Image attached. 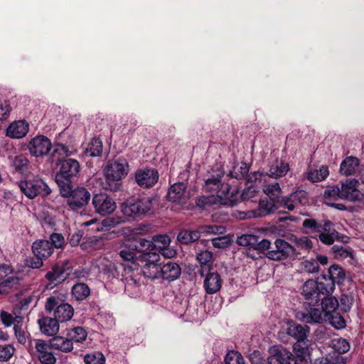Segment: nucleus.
I'll return each instance as SVG.
<instances>
[{
	"mask_svg": "<svg viewBox=\"0 0 364 364\" xmlns=\"http://www.w3.org/2000/svg\"><path fill=\"white\" fill-rule=\"evenodd\" d=\"M333 290V284L326 277L322 281L309 279L303 285L301 295L312 306L316 305L322 296H326Z\"/></svg>",
	"mask_w": 364,
	"mask_h": 364,
	"instance_id": "nucleus-1",
	"label": "nucleus"
},
{
	"mask_svg": "<svg viewBox=\"0 0 364 364\" xmlns=\"http://www.w3.org/2000/svg\"><path fill=\"white\" fill-rule=\"evenodd\" d=\"M238 200V192L229 185L222 186L217 195L203 196L196 200L197 206L206 209L212 205H222L233 206Z\"/></svg>",
	"mask_w": 364,
	"mask_h": 364,
	"instance_id": "nucleus-2",
	"label": "nucleus"
},
{
	"mask_svg": "<svg viewBox=\"0 0 364 364\" xmlns=\"http://www.w3.org/2000/svg\"><path fill=\"white\" fill-rule=\"evenodd\" d=\"M129 172V164L125 159L119 158L109 161L104 169L107 190L116 191L119 189V181Z\"/></svg>",
	"mask_w": 364,
	"mask_h": 364,
	"instance_id": "nucleus-3",
	"label": "nucleus"
},
{
	"mask_svg": "<svg viewBox=\"0 0 364 364\" xmlns=\"http://www.w3.org/2000/svg\"><path fill=\"white\" fill-rule=\"evenodd\" d=\"M63 198H66L65 203L70 209L77 210L85 207L90 199V193L84 187L72 188L71 185H63L60 188Z\"/></svg>",
	"mask_w": 364,
	"mask_h": 364,
	"instance_id": "nucleus-4",
	"label": "nucleus"
},
{
	"mask_svg": "<svg viewBox=\"0 0 364 364\" xmlns=\"http://www.w3.org/2000/svg\"><path fill=\"white\" fill-rule=\"evenodd\" d=\"M46 312H53V318L58 322L70 321L74 314V309L71 305L64 302L59 295H52L47 298L45 304Z\"/></svg>",
	"mask_w": 364,
	"mask_h": 364,
	"instance_id": "nucleus-5",
	"label": "nucleus"
},
{
	"mask_svg": "<svg viewBox=\"0 0 364 364\" xmlns=\"http://www.w3.org/2000/svg\"><path fill=\"white\" fill-rule=\"evenodd\" d=\"M59 171L56 173L55 180L59 188L63 185H70L71 179L80 172V166L76 159H65L59 161Z\"/></svg>",
	"mask_w": 364,
	"mask_h": 364,
	"instance_id": "nucleus-6",
	"label": "nucleus"
},
{
	"mask_svg": "<svg viewBox=\"0 0 364 364\" xmlns=\"http://www.w3.org/2000/svg\"><path fill=\"white\" fill-rule=\"evenodd\" d=\"M21 191L28 198L33 199L38 196H46L50 193L48 185L41 178L21 181L18 183Z\"/></svg>",
	"mask_w": 364,
	"mask_h": 364,
	"instance_id": "nucleus-7",
	"label": "nucleus"
},
{
	"mask_svg": "<svg viewBox=\"0 0 364 364\" xmlns=\"http://www.w3.org/2000/svg\"><path fill=\"white\" fill-rule=\"evenodd\" d=\"M153 206L151 197H144L130 200L122 205V212L128 217L139 216L148 213Z\"/></svg>",
	"mask_w": 364,
	"mask_h": 364,
	"instance_id": "nucleus-8",
	"label": "nucleus"
},
{
	"mask_svg": "<svg viewBox=\"0 0 364 364\" xmlns=\"http://www.w3.org/2000/svg\"><path fill=\"white\" fill-rule=\"evenodd\" d=\"M274 245V247L266 253V257L272 261H282L300 254L293 245L283 239H277Z\"/></svg>",
	"mask_w": 364,
	"mask_h": 364,
	"instance_id": "nucleus-9",
	"label": "nucleus"
},
{
	"mask_svg": "<svg viewBox=\"0 0 364 364\" xmlns=\"http://www.w3.org/2000/svg\"><path fill=\"white\" fill-rule=\"evenodd\" d=\"M159 260V255L155 252H148L143 255L141 259V273L145 277L151 279L160 278L161 264L158 263Z\"/></svg>",
	"mask_w": 364,
	"mask_h": 364,
	"instance_id": "nucleus-10",
	"label": "nucleus"
},
{
	"mask_svg": "<svg viewBox=\"0 0 364 364\" xmlns=\"http://www.w3.org/2000/svg\"><path fill=\"white\" fill-rule=\"evenodd\" d=\"M358 181L355 178L342 182L340 187V198L351 202L364 203V193L358 189Z\"/></svg>",
	"mask_w": 364,
	"mask_h": 364,
	"instance_id": "nucleus-11",
	"label": "nucleus"
},
{
	"mask_svg": "<svg viewBox=\"0 0 364 364\" xmlns=\"http://www.w3.org/2000/svg\"><path fill=\"white\" fill-rule=\"evenodd\" d=\"M52 147L50 140L44 135H38L31 139L28 144V150L35 157L47 155Z\"/></svg>",
	"mask_w": 364,
	"mask_h": 364,
	"instance_id": "nucleus-12",
	"label": "nucleus"
},
{
	"mask_svg": "<svg viewBox=\"0 0 364 364\" xmlns=\"http://www.w3.org/2000/svg\"><path fill=\"white\" fill-rule=\"evenodd\" d=\"M34 355L42 364H55L57 358L51 351L52 347L49 341L42 339H35Z\"/></svg>",
	"mask_w": 364,
	"mask_h": 364,
	"instance_id": "nucleus-13",
	"label": "nucleus"
},
{
	"mask_svg": "<svg viewBox=\"0 0 364 364\" xmlns=\"http://www.w3.org/2000/svg\"><path fill=\"white\" fill-rule=\"evenodd\" d=\"M92 205L95 212L101 215L110 214L116 209L114 200L105 193L95 195L92 198Z\"/></svg>",
	"mask_w": 364,
	"mask_h": 364,
	"instance_id": "nucleus-14",
	"label": "nucleus"
},
{
	"mask_svg": "<svg viewBox=\"0 0 364 364\" xmlns=\"http://www.w3.org/2000/svg\"><path fill=\"white\" fill-rule=\"evenodd\" d=\"M307 200L306 192L303 190H297L278 200L277 203L279 206L287 208L289 210H293L299 205H304L307 203Z\"/></svg>",
	"mask_w": 364,
	"mask_h": 364,
	"instance_id": "nucleus-15",
	"label": "nucleus"
},
{
	"mask_svg": "<svg viewBox=\"0 0 364 364\" xmlns=\"http://www.w3.org/2000/svg\"><path fill=\"white\" fill-rule=\"evenodd\" d=\"M159 180V173L154 168L139 169L135 173V181L141 187L150 188Z\"/></svg>",
	"mask_w": 364,
	"mask_h": 364,
	"instance_id": "nucleus-16",
	"label": "nucleus"
},
{
	"mask_svg": "<svg viewBox=\"0 0 364 364\" xmlns=\"http://www.w3.org/2000/svg\"><path fill=\"white\" fill-rule=\"evenodd\" d=\"M274 363L279 364H292L294 360L293 354L282 346L274 347L269 356Z\"/></svg>",
	"mask_w": 364,
	"mask_h": 364,
	"instance_id": "nucleus-17",
	"label": "nucleus"
},
{
	"mask_svg": "<svg viewBox=\"0 0 364 364\" xmlns=\"http://www.w3.org/2000/svg\"><path fill=\"white\" fill-rule=\"evenodd\" d=\"M203 287L207 294H213L217 293L222 287L220 276L217 272H205Z\"/></svg>",
	"mask_w": 364,
	"mask_h": 364,
	"instance_id": "nucleus-18",
	"label": "nucleus"
},
{
	"mask_svg": "<svg viewBox=\"0 0 364 364\" xmlns=\"http://www.w3.org/2000/svg\"><path fill=\"white\" fill-rule=\"evenodd\" d=\"M29 130V124L24 120L15 121L6 129V136L13 139L25 136Z\"/></svg>",
	"mask_w": 364,
	"mask_h": 364,
	"instance_id": "nucleus-19",
	"label": "nucleus"
},
{
	"mask_svg": "<svg viewBox=\"0 0 364 364\" xmlns=\"http://www.w3.org/2000/svg\"><path fill=\"white\" fill-rule=\"evenodd\" d=\"M41 332L48 336H55L59 331V322L51 317H43L38 321Z\"/></svg>",
	"mask_w": 364,
	"mask_h": 364,
	"instance_id": "nucleus-20",
	"label": "nucleus"
},
{
	"mask_svg": "<svg viewBox=\"0 0 364 364\" xmlns=\"http://www.w3.org/2000/svg\"><path fill=\"white\" fill-rule=\"evenodd\" d=\"M332 226L333 223L327 220L323 223L321 231L318 232V238L325 245H332L338 237V232Z\"/></svg>",
	"mask_w": 364,
	"mask_h": 364,
	"instance_id": "nucleus-21",
	"label": "nucleus"
},
{
	"mask_svg": "<svg viewBox=\"0 0 364 364\" xmlns=\"http://www.w3.org/2000/svg\"><path fill=\"white\" fill-rule=\"evenodd\" d=\"M120 223L118 218H107L102 220V222H99L97 219L92 218L87 221H85L82 223V226H90L92 225H95V228H93L95 231H104L109 230V229L116 227Z\"/></svg>",
	"mask_w": 364,
	"mask_h": 364,
	"instance_id": "nucleus-22",
	"label": "nucleus"
},
{
	"mask_svg": "<svg viewBox=\"0 0 364 364\" xmlns=\"http://www.w3.org/2000/svg\"><path fill=\"white\" fill-rule=\"evenodd\" d=\"M70 274L69 269L63 266H55L50 271L46 273V278L54 285L62 283Z\"/></svg>",
	"mask_w": 364,
	"mask_h": 364,
	"instance_id": "nucleus-23",
	"label": "nucleus"
},
{
	"mask_svg": "<svg viewBox=\"0 0 364 364\" xmlns=\"http://www.w3.org/2000/svg\"><path fill=\"white\" fill-rule=\"evenodd\" d=\"M186 186L183 183H176L172 185L167 193L169 201L173 203H183L186 200Z\"/></svg>",
	"mask_w": 364,
	"mask_h": 364,
	"instance_id": "nucleus-24",
	"label": "nucleus"
},
{
	"mask_svg": "<svg viewBox=\"0 0 364 364\" xmlns=\"http://www.w3.org/2000/svg\"><path fill=\"white\" fill-rule=\"evenodd\" d=\"M0 318L2 322V324L8 328L14 325L16 326V324L19 321V323L23 322V316L19 312L18 308L14 307L12 311L8 312L6 311L2 310L0 312Z\"/></svg>",
	"mask_w": 364,
	"mask_h": 364,
	"instance_id": "nucleus-25",
	"label": "nucleus"
},
{
	"mask_svg": "<svg viewBox=\"0 0 364 364\" xmlns=\"http://www.w3.org/2000/svg\"><path fill=\"white\" fill-rule=\"evenodd\" d=\"M32 250L35 256L44 259L53 254V248L49 240H40L33 243Z\"/></svg>",
	"mask_w": 364,
	"mask_h": 364,
	"instance_id": "nucleus-26",
	"label": "nucleus"
},
{
	"mask_svg": "<svg viewBox=\"0 0 364 364\" xmlns=\"http://www.w3.org/2000/svg\"><path fill=\"white\" fill-rule=\"evenodd\" d=\"M181 275V267L173 262H168L161 266L160 278L167 280H175Z\"/></svg>",
	"mask_w": 364,
	"mask_h": 364,
	"instance_id": "nucleus-27",
	"label": "nucleus"
},
{
	"mask_svg": "<svg viewBox=\"0 0 364 364\" xmlns=\"http://www.w3.org/2000/svg\"><path fill=\"white\" fill-rule=\"evenodd\" d=\"M141 228H134L131 230V235L134 240L132 247L139 252L151 250L153 247V242L141 237L138 236L140 234Z\"/></svg>",
	"mask_w": 364,
	"mask_h": 364,
	"instance_id": "nucleus-28",
	"label": "nucleus"
},
{
	"mask_svg": "<svg viewBox=\"0 0 364 364\" xmlns=\"http://www.w3.org/2000/svg\"><path fill=\"white\" fill-rule=\"evenodd\" d=\"M287 333L296 339V342L304 341L309 333V327L306 325L293 323L289 325Z\"/></svg>",
	"mask_w": 364,
	"mask_h": 364,
	"instance_id": "nucleus-29",
	"label": "nucleus"
},
{
	"mask_svg": "<svg viewBox=\"0 0 364 364\" xmlns=\"http://www.w3.org/2000/svg\"><path fill=\"white\" fill-rule=\"evenodd\" d=\"M49 343L53 349L63 353L70 352L73 349V342L69 338L55 336L52 339L49 340Z\"/></svg>",
	"mask_w": 364,
	"mask_h": 364,
	"instance_id": "nucleus-30",
	"label": "nucleus"
},
{
	"mask_svg": "<svg viewBox=\"0 0 364 364\" xmlns=\"http://www.w3.org/2000/svg\"><path fill=\"white\" fill-rule=\"evenodd\" d=\"M20 279L15 273L6 274L0 282V293L8 294L10 290L16 289L19 284Z\"/></svg>",
	"mask_w": 364,
	"mask_h": 364,
	"instance_id": "nucleus-31",
	"label": "nucleus"
},
{
	"mask_svg": "<svg viewBox=\"0 0 364 364\" xmlns=\"http://www.w3.org/2000/svg\"><path fill=\"white\" fill-rule=\"evenodd\" d=\"M323 311L314 308L311 309L310 311L307 314L298 312L296 318L306 323H321L323 321Z\"/></svg>",
	"mask_w": 364,
	"mask_h": 364,
	"instance_id": "nucleus-32",
	"label": "nucleus"
},
{
	"mask_svg": "<svg viewBox=\"0 0 364 364\" xmlns=\"http://www.w3.org/2000/svg\"><path fill=\"white\" fill-rule=\"evenodd\" d=\"M289 169L288 164L277 160L269 166L267 176L274 178L282 177L287 173Z\"/></svg>",
	"mask_w": 364,
	"mask_h": 364,
	"instance_id": "nucleus-33",
	"label": "nucleus"
},
{
	"mask_svg": "<svg viewBox=\"0 0 364 364\" xmlns=\"http://www.w3.org/2000/svg\"><path fill=\"white\" fill-rule=\"evenodd\" d=\"M359 160L356 157H346L340 166V172L346 176L353 175L358 168Z\"/></svg>",
	"mask_w": 364,
	"mask_h": 364,
	"instance_id": "nucleus-34",
	"label": "nucleus"
},
{
	"mask_svg": "<svg viewBox=\"0 0 364 364\" xmlns=\"http://www.w3.org/2000/svg\"><path fill=\"white\" fill-rule=\"evenodd\" d=\"M200 232L198 230H182L177 236L178 242L183 245H188L199 240Z\"/></svg>",
	"mask_w": 364,
	"mask_h": 364,
	"instance_id": "nucleus-35",
	"label": "nucleus"
},
{
	"mask_svg": "<svg viewBox=\"0 0 364 364\" xmlns=\"http://www.w3.org/2000/svg\"><path fill=\"white\" fill-rule=\"evenodd\" d=\"M213 254L208 250L201 251L197 255V259L200 264V269L198 273L201 277H204L205 272L210 271V265L209 262H211Z\"/></svg>",
	"mask_w": 364,
	"mask_h": 364,
	"instance_id": "nucleus-36",
	"label": "nucleus"
},
{
	"mask_svg": "<svg viewBox=\"0 0 364 364\" xmlns=\"http://www.w3.org/2000/svg\"><path fill=\"white\" fill-rule=\"evenodd\" d=\"M256 237L254 235H242L237 237V243L240 246L249 247L247 251V255L252 259H256L257 256L252 252L254 245L256 242Z\"/></svg>",
	"mask_w": 364,
	"mask_h": 364,
	"instance_id": "nucleus-37",
	"label": "nucleus"
},
{
	"mask_svg": "<svg viewBox=\"0 0 364 364\" xmlns=\"http://www.w3.org/2000/svg\"><path fill=\"white\" fill-rule=\"evenodd\" d=\"M321 306L325 317L338 311V301L334 296H322Z\"/></svg>",
	"mask_w": 364,
	"mask_h": 364,
	"instance_id": "nucleus-38",
	"label": "nucleus"
},
{
	"mask_svg": "<svg viewBox=\"0 0 364 364\" xmlns=\"http://www.w3.org/2000/svg\"><path fill=\"white\" fill-rule=\"evenodd\" d=\"M275 199L261 200L259 203L258 213L256 216L263 217L275 211L277 205Z\"/></svg>",
	"mask_w": 364,
	"mask_h": 364,
	"instance_id": "nucleus-39",
	"label": "nucleus"
},
{
	"mask_svg": "<svg viewBox=\"0 0 364 364\" xmlns=\"http://www.w3.org/2000/svg\"><path fill=\"white\" fill-rule=\"evenodd\" d=\"M329 174L327 166H322L319 169L310 170L306 173V178L312 182L316 183L321 181L327 178Z\"/></svg>",
	"mask_w": 364,
	"mask_h": 364,
	"instance_id": "nucleus-40",
	"label": "nucleus"
},
{
	"mask_svg": "<svg viewBox=\"0 0 364 364\" xmlns=\"http://www.w3.org/2000/svg\"><path fill=\"white\" fill-rule=\"evenodd\" d=\"M90 294L89 287L84 283H77L72 288V295L77 301L85 299Z\"/></svg>",
	"mask_w": 364,
	"mask_h": 364,
	"instance_id": "nucleus-41",
	"label": "nucleus"
},
{
	"mask_svg": "<svg viewBox=\"0 0 364 364\" xmlns=\"http://www.w3.org/2000/svg\"><path fill=\"white\" fill-rule=\"evenodd\" d=\"M263 192L269 197V198L277 200L278 201L279 197L282 193V189L279 183H267L265 181V184L262 187Z\"/></svg>",
	"mask_w": 364,
	"mask_h": 364,
	"instance_id": "nucleus-42",
	"label": "nucleus"
},
{
	"mask_svg": "<svg viewBox=\"0 0 364 364\" xmlns=\"http://www.w3.org/2000/svg\"><path fill=\"white\" fill-rule=\"evenodd\" d=\"M326 320L336 329L341 330L346 327V321L337 311L326 316Z\"/></svg>",
	"mask_w": 364,
	"mask_h": 364,
	"instance_id": "nucleus-43",
	"label": "nucleus"
},
{
	"mask_svg": "<svg viewBox=\"0 0 364 364\" xmlns=\"http://www.w3.org/2000/svg\"><path fill=\"white\" fill-rule=\"evenodd\" d=\"M291 241L296 250L299 249V250L309 251L313 247L312 241L306 236L300 237L293 236Z\"/></svg>",
	"mask_w": 364,
	"mask_h": 364,
	"instance_id": "nucleus-44",
	"label": "nucleus"
},
{
	"mask_svg": "<svg viewBox=\"0 0 364 364\" xmlns=\"http://www.w3.org/2000/svg\"><path fill=\"white\" fill-rule=\"evenodd\" d=\"M331 251L337 259L343 260L349 258L353 259V251L350 248L345 247L342 245H334L331 247Z\"/></svg>",
	"mask_w": 364,
	"mask_h": 364,
	"instance_id": "nucleus-45",
	"label": "nucleus"
},
{
	"mask_svg": "<svg viewBox=\"0 0 364 364\" xmlns=\"http://www.w3.org/2000/svg\"><path fill=\"white\" fill-rule=\"evenodd\" d=\"M102 142L100 139L94 138L86 148L85 153L90 156H99L102 153Z\"/></svg>",
	"mask_w": 364,
	"mask_h": 364,
	"instance_id": "nucleus-46",
	"label": "nucleus"
},
{
	"mask_svg": "<svg viewBox=\"0 0 364 364\" xmlns=\"http://www.w3.org/2000/svg\"><path fill=\"white\" fill-rule=\"evenodd\" d=\"M221 177L222 176L220 175L218 177L208 178L203 186L204 190L208 192L216 191L217 193L218 191L222 190V186L227 184L221 183Z\"/></svg>",
	"mask_w": 364,
	"mask_h": 364,
	"instance_id": "nucleus-47",
	"label": "nucleus"
},
{
	"mask_svg": "<svg viewBox=\"0 0 364 364\" xmlns=\"http://www.w3.org/2000/svg\"><path fill=\"white\" fill-rule=\"evenodd\" d=\"M331 346L339 354L347 353L350 349V343L343 338H333L331 341Z\"/></svg>",
	"mask_w": 364,
	"mask_h": 364,
	"instance_id": "nucleus-48",
	"label": "nucleus"
},
{
	"mask_svg": "<svg viewBox=\"0 0 364 364\" xmlns=\"http://www.w3.org/2000/svg\"><path fill=\"white\" fill-rule=\"evenodd\" d=\"M328 274L330 281L334 284L335 282L339 283L345 278V273L343 269L337 264L331 265L328 269Z\"/></svg>",
	"mask_w": 364,
	"mask_h": 364,
	"instance_id": "nucleus-49",
	"label": "nucleus"
},
{
	"mask_svg": "<svg viewBox=\"0 0 364 364\" xmlns=\"http://www.w3.org/2000/svg\"><path fill=\"white\" fill-rule=\"evenodd\" d=\"M67 336L72 342L74 341L75 342L80 343L85 340L87 338V332L82 327L77 326L71 328L68 331Z\"/></svg>",
	"mask_w": 364,
	"mask_h": 364,
	"instance_id": "nucleus-50",
	"label": "nucleus"
},
{
	"mask_svg": "<svg viewBox=\"0 0 364 364\" xmlns=\"http://www.w3.org/2000/svg\"><path fill=\"white\" fill-rule=\"evenodd\" d=\"M119 255L124 262L130 263L129 267L131 269L134 270L136 269L137 264L135 263L134 261L135 253L134 252L133 250L125 247L119 251Z\"/></svg>",
	"mask_w": 364,
	"mask_h": 364,
	"instance_id": "nucleus-51",
	"label": "nucleus"
},
{
	"mask_svg": "<svg viewBox=\"0 0 364 364\" xmlns=\"http://www.w3.org/2000/svg\"><path fill=\"white\" fill-rule=\"evenodd\" d=\"M101 240L96 236L84 237L80 247L84 250H94L99 247Z\"/></svg>",
	"mask_w": 364,
	"mask_h": 364,
	"instance_id": "nucleus-52",
	"label": "nucleus"
},
{
	"mask_svg": "<svg viewBox=\"0 0 364 364\" xmlns=\"http://www.w3.org/2000/svg\"><path fill=\"white\" fill-rule=\"evenodd\" d=\"M301 270L308 274L318 273L320 266L315 259H306L301 263Z\"/></svg>",
	"mask_w": 364,
	"mask_h": 364,
	"instance_id": "nucleus-53",
	"label": "nucleus"
},
{
	"mask_svg": "<svg viewBox=\"0 0 364 364\" xmlns=\"http://www.w3.org/2000/svg\"><path fill=\"white\" fill-rule=\"evenodd\" d=\"M309 341L306 339L304 341L296 342L294 345V351L296 355L298 357H309Z\"/></svg>",
	"mask_w": 364,
	"mask_h": 364,
	"instance_id": "nucleus-54",
	"label": "nucleus"
},
{
	"mask_svg": "<svg viewBox=\"0 0 364 364\" xmlns=\"http://www.w3.org/2000/svg\"><path fill=\"white\" fill-rule=\"evenodd\" d=\"M16 351L15 348L11 344L0 346V362H6L9 360Z\"/></svg>",
	"mask_w": 364,
	"mask_h": 364,
	"instance_id": "nucleus-55",
	"label": "nucleus"
},
{
	"mask_svg": "<svg viewBox=\"0 0 364 364\" xmlns=\"http://www.w3.org/2000/svg\"><path fill=\"white\" fill-rule=\"evenodd\" d=\"M153 246L159 251L170 245L171 240L166 235H159L153 237Z\"/></svg>",
	"mask_w": 364,
	"mask_h": 364,
	"instance_id": "nucleus-56",
	"label": "nucleus"
},
{
	"mask_svg": "<svg viewBox=\"0 0 364 364\" xmlns=\"http://www.w3.org/2000/svg\"><path fill=\"white\" fill-rule=\"evenodd\" d=\"M302 226L305 229L306 232H318L321 231L323 225L318 223L317 221L313 218H307L303 221Z\"/></svg>",
	"mask_w": 364,
	"mask_h": 364,
	"instance_id": "nucleus-57",
	"label": "nucleus"
},
{
	"mask_svg": "<svg viewBox=\"0 0 364 364\" xmlns=\"http://www.w3.org/2000/svg\"><path fill=\"white\" fill-rule=\"evenodd\" d=\"M225 364H244L245 360L242 355L235 350L229 351L225 357Z\"/></svg>",
	"mask_w": 364,
	"mask_h": 364,
	"instance_id": "nucleus-58",
	"label": "nucleus"
},
{
	"mask_svg": "<svg viewBox=\"0 0 364 364\" xmlns=\"http://www.w3.org/2000/svg\"><path fill=\"white\" fill-rule=\"evenodd\" d=\"M84 361L85 364H105V357L100 352L87 354L85 356Z\"/></svg>",
	"mask_w": 364,
	"mask_h": 364,
	"instance_id": "nucleus-59",
	"label": "nucleus"
},
{
	"mask_svg": "<svg viewBox=\"0 0 364 364\" xmlns=\"http://www.w3.org/2000/svg\"><path fill=\"white\" fill-rule=\"evenodd\" d=\"M248 171L247 164H242L240 167L234 166L233 169L230 171L229 176L236 179H242L247 174Z\"/></svg>",
	"mask_w": 364,
	"mask_h": 364,
	"instance_id": "nucleus-60",
	"label": "nucleus"
},
{
	"mask_svg": "<svg viewBox=\"0 0 364 364\" xmlns=\"http://www.w3.org/2000/svg\"><path fill=\"white\" fill-rule=\"evenodd\" d=\"M201 233L209 235H216L218 233L223 234L225 231V228L223 225H203L200 227L198 230Z\"/></svg>",
	"mask_w": 364,
	"mask_h": 364,
	"instance_id": "nucleus-61",
	"label": "nucleus"
},
{
	"mask_svg": "<svg viewBox=\"0 0 364 364\" xmlns=\"http://www.w3.org/2000/svg\"><path fill=\"white\" fill-rule=\"evenodd\" d=\"M23 323H19V321L14 326V331L15 336L21 344H24L26 342L28 338V333H26L22 328Z\"/></svg>",
	"mask_w": 364,
	"mask_h": 364,
	"instance_id": "nucleus-62",
	"label": "nucleus"
},
{
	"mask_svg": "<svg viewBox=\"0 0 364 364\" xmlns=\"http://www.w3.org/2000/svg\"><path fill=\"white\" fill-rule=\"evenodd\" d=\"M271 248V242L269 240L263 239L262 240H259V237H256V242L254 245L252 252L254 253L255 251H257V253H262L264 251H267Z\"/></svg>",
	"mask_w": 364,
	"mask_h": 364,
	"instance_id": "nucleus-63",
	"label": "nucleus"
},
{
	"mask_svg": "<svg viewBox=\"0 0 364 364\" xmlns=\"http://www.w3.org/2000/svg\"><path fill=\"white\" fill-rule=\"evenodd\" d=\"M11 112V107L9 100H0V121H6Z\"/></svg>",
	"mask_w": 364,
	"mask_h": 364,
	"instance_id": "nucleus-64",
	"label": "nucleus"
}]
</instances>
